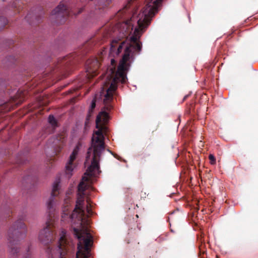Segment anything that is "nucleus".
<instances>
[{
    "label": "nucleus",
    "instance_id": "obj_24",
    "mask_svg": "<svg viewBox=\"0 0 258 258\" xmlns=\"http://www.w3.org/2000/svg\"><path fill=\"white\" fill-rule=\"evenodd\" d=\"M187 96H188L187 95L185 96H184V98H183V101H184V100L186 99V98L187 97Z\"/></svg>",
    "mask_w": 258,
    "mask_h": 258
},
{
    "label": "nucleus",
    "instance_id": "obj_12",
    "mask_svg": "<svg viewBox=\"0 0 258 258\" xmlns=\"http://www.w3.org/2000/svg\"><path fill=\"white\" fill-rule=\"evenodd\" d=\"M111 2L112 0H99L97 8L100 10H105L109 7Z\"/></svg>",
    "mask_w": 258,
    "mask_h": 258
},
{
    "label": "nucleus",
    "instance_id": "obj_15",
    "mask_svg": "<svg viewBox=\"0 0 258 258\" xmlns=\"http://www.w3.org/2000/svg\"><path fill=\"white\" fill-rule=\"evenodd\" d=\"M21 4L22 3L19 1L14 2L13 6L15 8L17 9L18 12H20V10L22 9Z\"/></svg>",
    "mask_w": 258,
    "mask_h": 258
},
{
    "label": "nucleus",
    "instance_id": "obj_20",
    "mask_svg": "<svg viewBox=\"0 0 258 258\" xmlns=\"http://www.w3.org/2000/svg\"><path fill=\"white\" fill-rule=\"evenodd\" d=\"M128 34V33L127 32H126V31H125V33H122V36H121L122 37H126L127 36Z\"/></svg>",
    "mask_w": 258,
    "mask_h": 258
},
{
    "label": "nucleus",
    "instance_id": "obj_18",
    "mask_svg": "<svg viewBox=\"0 0 258 258\" xmlns=\"http://www.w3.org/2000/svg\"><path fill=\"white\" fill-rule=\"evenodd\" d=\"M7 59L10 61L11 62H14V61L16 60L15 58L13 56H9Z\"/></svg>",
    "mask_w": 258,
    "mask_h": 258
},
{
    "label": "nucleus",
    "instance_id": "obj_11",
    "mask_svg": "<svg viewBox=\"0 0 258 258\" xmlns=\"http://www.w3.org/2000/svg\"><path fill=\"white\" fill-rule=\"evenodd\" d=\"M66 136L64 133L58 134L54 139L53 143L57 147L54 149L55 154L57 155L60 151L66 142Z\"/></svg>",
    "mask_w": 258,
    "mask_h": 258
},
{
    "label": "nucleus",
    "instance_id": "obj_26",
    "mask_svg": "<svg viewBox=\"0 0 258 258\" xmlns=\"http://www.w3.org/2000/svg\"><path fill=\"white\" fill-rule=\"evenodd\" d=\"M3 1H4L5 0H2Z\"/></svg>",
    "mask_w": 258,
    "mask_h": 258
},
{
    "label": "nucleus",
    "instance_id": "obj_25",
    "mask_svg": "<svg viewBox=\"0 0 258 258\" xmlns=\"http://www.w3.org/2000/svg\"><path fill=\"white\" fill-rule=\"evenodd\" d=\"M136 216L137 218H138V215H136Z\"/></svg>",
    "mask_w": 258,
    "mask_h": 258
},
{
    "label": "nucleus",
    "instance_id": "obj_21",
    "mask_svg": "<svg viewBox=\"0 0 258 258\" xmlns=\"http://www.w3.org/2000/svg\"><path fill=\"white\" fill-rule=\"evenodd\" d=\"M107 151L109 152L115 158H117V155L116 154L113 153L112 152H111L109 149H107Z\"/></svg>",
    "mask_w": 258,
    "mask_h": 258
},
{
    "label": "nucleus",
    "instance_id": "obj_7",
    "mask_svg": "<svg viewBox=\"0 0 258 258\" xmlns=\"http://www.w3.org/2000/svg\"><path fill=\"white\" fill-rule=\"evenodd\" d=\"M59 185L58 182H55L53 185L52 190L51 196L47 202V207L49 213V216H51L55 209V205L56 203V198L59 195Z\"/></svg>",
    "mask_w": 258,
    "mask_h": 258
},
{
    "label": "nucleus",
    "instance_id": "obj_14",
    "mask_svg": "<svg viewBox=\"0 0 258 258\" xmlns=\"http://www.w3.org/2000/svg\"><path fill=\"white\" fill-rule=\"evenodd\" d=\"M8 24V20L4 17H0V31L3 29Z\"/></svg>",
    "mask_w": 258,
    "mask_h": 258
},
{
    "label": "nucleus",
    "instance_id": "obj_2",
    "mask_svg": "<svg viewBox=\"0 0 258 258\" xmlns=\"http://www.w3.org/2000/svg\"><path fill=\"white\" fill-rule=\"evenodd\" d=\"M84 8H80L77 14L70 10L68 6L64 4L60 3L59 5L51 12L52 19H55V22L62 24L65 22L67 18L72 15H78L82 13Z\"/></svg>",
    "mask_w": 258,
    "mask_h": 258
},
{
    "label": "nucleus",
    "instance_id": "obj_5",
    "mask_svg": "<svg viewBox=\"0 0 258 258\" xmlns=\"http://www.w3.org/2000/svg\"><path fill=\"white\" fill-rule=\"evenodd\" d=\"M55 233L53 222L50 219L46 223L45 227L40 231L39 239L44 244L47 245L54 240Z\"/></svg>",
    "mask_w": 258,
    "mask_h": 258
},
{
    "label": "nucleus",
    "instance_id": "obj_6",
    "mask_svg": "<svg viewBox=\"0 0 258 258\" xmlns=\"http://www.w3.org/2000/svg\"><path fill=\"white\" fill-rule=\"evenodd\" d=\"M100 62L97 58H90L86 63V77L89 80L98 74Z\"/></svg>",
    "mask_w": 258,
    "mask_h": 258
},
{
    "label": "nucleus",
    "instance_id": "obj_8",
    "mask_svg": "<svg viewBox=\"0 0 258 258\" xmlns=\"http://www.w3.org/2000/svg\"><path fill=\"white\" fill-rule=\"evenodd\" d=\"M24 100V94L22 92L17 91V94L12 96L8 102H6L4 106H6V111H10L16 106L21 104Z\"/></svg>",
    "mask_w": 258,
    "mask_h": 258
},
{
    "label": "nucleus",
    "instance_id": "obj_23",
    "mask_svg": "<svg viewBox=\"0 0 258 258\" xmlns=\"http://www.w3.org/2000/svg\"><path fill=\"white\" fill-rule=\"evenodd\" d=\"M30 18V14H28L26 17L25 19L27 20V21H29V19Z\"/></svg>",
    "mask_w": 258,
    "mask_h": 258
},
{
    "label": "nucleus",
    "instance_id": "obj_3",
    "mask_svg": "<svg viewBox=\"0 0 258 258\" xmlns=\"http://www.w3.org/2000/svg\"><path fill=\"white\" fill-rule=\"evenodd\" d=\"M78 239L76 258H90V247L93 244V237H76Z\"/></svg>",
    "mask_w": 258,
    "mask_h": 258
},
{
    "label": "nucleus",
    "instance_id": "obj_17",
    "mask_svg": "<svg viewBox=\"0 0 258 258\" xmlns=\"http://www.w3.org/2000/svg\"><path fill=\"white\" fill-rule=\"evenodd\" d=\"M209 159L211 164L214 165L216 163V158L213 155L210 154L209 156Z\"/></svg>",
    "mask_w": 258,
    "mask_h": 258
},
{
    "label": "nucleus",
    "instance_id": "obj_13",
    "mask_svg": "<svg viewBox=\"0 0 258 258\" xmlns=\"http://www.w3.org/2000/svg\"><path fill=\"white\" fill-rule=\"evenodd\" d=\"M48 122L52 126L53 130L58 125L57 120L52 115L49 116Z\"/></svg>",
    "mask_w": 258,
    "mask_h": 258
},
{
    "label": "nucleus",
    "instance_id": "obj_22",
    "mask_svg": "<svg viewBox=\"0 0 258 258\" xmlns=\"http://www.w3.org/2000/svg\"><path fill=\"white\" fill-rule=\"evenodd\" d=\"M111 64L112 66L114 65V64L115 63V61L114 59H111Z\"/></svg>",
    "mask_w": 258,
    "mask_h": 258
},
{
    "label": "nucleus",
    "instance_id": "obj_10",
    "mask_svg": "<svg viewBox=\"0 0 258 258\" xmlns=\"http://www.w3.org/2000/svg\"><path fill=\"white\" fill-rule=\"evenodd\" d=\"M79 150V146H77L71 154L69 160L66 165V173L68 175L69 178H70L72 175V172L74 170L73 162L76 158L77 155L78 154Z\"/></svg>",
    "mask_w": 258,
    "mask_h": 258
},
{
    "label": "nucleus",
    "instance_id": "obj_1",
    "mask_svg": "<svg viewBox=\"0 0 258 258\" xmlns=\"http://www.w3.org/2000/svg\"><path fill=\"white\" fill-rule=\"evenodd\" d=\"M25 216H22L14 223L8 231V240L10 253L17 256L20 251L18 245L21 240L24 238L27 233V227L23 222Z\"/></svg>",
    "mask_w": 258,
    "mask_h": 258
},
{
    "label": "nucleus",
    "instance_id": "obj_16",
    "mask_svg": "<svg viewBox=\"0 0 258 258\" xmlns=\"http://www.w3.org/2000/svg\"><path fill=\"white\" fill-rule=\"evenodd\" d=\"M96 107V99L95 98H94L93 100L92 101L90 109H89V113H91L93 112L94 109Z\"/></svg>",
    "mask_w": 258,
    "mask_h": 258
},
{
    "label": "nucleus",
    "instance_id": "obj_9",
    "mask_svg": "<svg viewBox=\"0 0 258 258\" xmlns=\"http://www.w3.org/2000/svg\"><path fill=\"white\" fill-rule=\"evenodd\" d=\"M76 61V54L75 53L70 54L58 60L57 68L64 69L69 65L75 63Z\"/></svg>",
    "mask_w": 258,
    "mask_h": 258
},
{
    "label": "nucleus",
    "instance_id": "obj_19",
    "mask_svg": "<svg viewBox=\"0 0 258 258\" xmlns=\"http://www.w3.org/2000/svg\"><path fill=\"white\" fill-rule=\"evenodd\" d=\"M29 249L30 247H29L27 250V255L25 256V258H30V254L29 253Z\"/></svg>",
    "mask_w": 258,
    "mask_h": 258
},
{
    "label": "nucleus",
    "instance_id": "obj_4",
    "mask_svg": "<svg viewBox=\"0 0 258 258\" xmlns=\"http://www.w3.org/2000/svg\"><path fill=\"white\" fill-rule=\"evenodd\" d=\"M72 243L68 241L66 237V232L64 231H62L61 235L59 237L57 245L55 249L50 247L48 246L46 250L47 251L50 252V253L53 255V252L56 251L59 258H65V255L67 253V251L70 250L72 248Z\"/></svg>",
    "mask_w": 258,
    "mask_h": 258
}]
</instances>
